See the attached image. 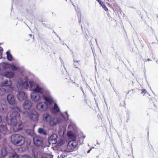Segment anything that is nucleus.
Listing matches in <instances>:
<instances>
[{"mask_svg": "<svg viewBox=\"0 0 158 158\" xmlns=\"http://www.w3.org/2000/svg\"><path fill=\"white\" fill-rule=\"evenodd\" d=\"M18 157L19 156L17 154L16 152H13L10 154L9 158H18Z\"/></svg>", "mask_w": 158, "mask_h": 158, "instance_id": "24", "label": "nucleus"}, {"mask_svg": "<svg viewBox=\"0 0 158 158\" xmlns=\"http://www.w3.org/2000/svg\"><path fill=\"white\" fill-rule=\"evenodd\" d=\"M69 115L67 111H66L63 113H61L60 117L63 119V121L65 120H67L69 119Z\"/></svg>", "mask_w": 158, "mask_h": 158, "instance_id": "16", "label": "nucleus"}, {"mask_svg": "<svg viewBox=\"0 0 158 158\" xmlns=\"http://www.w3.org/2000/svg\"><path fill=\"white\" fill-rule=\"evenodd\" d=\"M60 111V108L56 104H55L53 109V112L56 114H57Z\"/></svg>", "mask_w": 158, "mask_h": 158, "instance_id": "21", "label": "nucleus"}, {"mask_svg": "<svg viewBox=\"0 0 158 158\" xmlns=\"http://www.w3.org/2000/svg\"><path fill=\"white\" fill-rule=\"evenodd\" d=\"M2 48L1 47H0V51H2Z\"/></svg>", "mask_w": 158, "mask_h": 158, "instance_id": "39", "label": "nucleus"}, {"mask_svg": "<svg viewBox=\"0 0 158 158\" xmlns=\"http://www.w3.org/2000/svg\"><path fill=\"white\" fill-rule=\"evenodd\" d=\"M77 145V142L75 140H73L69 142L67 148L69 149L72 150L75 148Z\"/></svg>", "mask_w": 158, "mask_h": 158, "instance_id": "10", "label": "nucleus"}, {"mask_svg": "<svg viewBox=\"0 0 158 158\" xmlns=\"http://www.w3.org/2000/svg\"><path fill=\"white\" fill-rule=\"evenodd\" d=\"M34 156V158H37V157L35 155Z\"/></svg>", "mask_w": 158, "mask_h": 158, "instance_id": "41", "label": "nucleus"}, {"mask_svg": "<svg viewBox=\"0 0 158 158\" xmlns=\"http://www.w3.org/2000/svg\"><path fill=\"white\" fill-rule=\"evenodd\" d=\"M97 0V1H98V0Z\"/></svg>", "mask_w": 158, "mask_h": 158, "instance_id": "47", "label": "nucleus"}, {"mask_svg": "<svg viewBox=\"0 0 158 158\" xmlns=\"http://www.w3.org/2000/svg\"><path fill=\"white\" fill-rule=\"evenodd\" d=\"M81 90L82 91V92H83V90H82V88H81Z\"/></svg>", "mask_w": 158, "mask_h": 158, "instance_id": "46", "label": "nucleus"}, {"mask_svg": "<svg viewBox=\"0 0 158 158\" xmlns=\"http://www.w3.org/2000/svg\"><path fill=\"white\" fill-rule=\"evenodd\" d=\"M17 86L19 89H29L30 90L39 93L45 101L49 104H52L53 102V98L50 95V91L48 89L41 87L33 81H28L26 77L24 78H20L18 81Z\"/></svg>", "mask_w": 158, "mask_h": 158, "instance_id": "1", "label": "nucleus"}, {"mask_svg": "<svg viewBox=\"0 0 158 158\" xmlns=\"http://www.w3.org/2000/svg\"><path fill=\"white\" fill-rule=\"evenodd\" d=\"M3 69H6L10 68L12 70L16 71L19 70V65L15 63H12L11 64H8L5 63H2Z\"/></svg>", "mask_w": 158, "mask_h": 158, "instance_id": "6", "label": "nucleus"}, {"mask_svg": "<svg viewBox=\"0 0 158 158\" xmlns=\"http://www.w3.org/2000/svg\"><path fill=\"white\" fill-rule=\"evenodd\" d=\"M85 136L81 132H80V145L82 144L83 143L84 139Z\"/></svg>", "mask_w": 158, "mask_h": 158, "instance_id": "20", "label": "nucleus"}, {"mask_svg": "<svg viewBox=\"0 0 158 158\" xmlns=\"http://www.w3.org/2000/svg\"><path fill=\"white\" fill-rule=\"evenodd\" d=\"M2 110L4 111V108H2Z\"/></svg>", "mask_w": 158, "mask_h": 158, "instance_id": "43", "label": "nucleus"}, {"mask_svg": "<svg viewBox=\"0 0 158 158\" xmlns=\"http://www.w3.org/2000/svg\"><path fill=\"white\" fill-rule=\"evenodd\" d=\"M6 92V90L3 88H0V95H4Z\"/></svg>", "mask_w": 158, "mask_h": 158, "instance_id": "27", "label": "nucleus"}, {"mask_svg": "<svg viewBox=\"0 0 158 158\" xmlns=\"http://www.w3.org/2000/svg\"><path fill=\"white\" fill-rule=\"evenodd\" d=\"M97 1L101 5L104 3L103 2H102L100 0H98V1Z\"/></svg>", "mask_w": 158, "mask_h": 158, "instance_id": "35", "label": "nucleus"}, {"mask_svg": "<svg viewBox=\"0 0 158 158\" xmlns=\"http://www.w3.org/2000/svg\"><path fill=\"white\" fill-rule=\"evenodd\" d=\"M63 122V119L60 117H56L53 118L50 121V125L51 126H55Z\"/></svg>", "mask_w": 158, "mask_h": 158, "instance_id": "8", "label": "nucleus"}, {"mask_svg": "<svg viewBox=\"0 0 158 158\" xmlns=\"http://www.w3.org/2000/svg\"><path fill=\"white\" fill-rule=\"evenodd\" d=\"M4 76L8 78H12L14 76V73L12 72H6L4 73Z\"/></svg>", "mask_w": 158, "mask_h": 158, "instance_id": "17", "label": "nucleus"}, {"mask_svg": "<svg viewBox=\"0 0 158 158\" xmlns=\"http://www.w3.org/2000/svg\"><path fill=\"white\" fill-rule=\"evenodd\" d=\"M29 35L31 37V35Z\"/></svg>", "mask_w": 158, "mask_h": 158, "instance_id": "45", "label": "nucleus"}, {"mask_svg": "<svg viewBox=\"0 0 158 158\" xmlns=\"http://www.w3.org/2000/svg\"><path fill=\"white\" fill-rule=\"evenodd\" d=\"M7 127L6 126L1 125L0 126V132L4 134L6 133Z\"/></svg>", "mask_w": 158, "mask_h": 158, "instance_id": "19", "label": "nucleus"}, {"mask_svg": "<svg viewBox=\"0 0 158 158\" xmlns=\"http://www.w3.org/2000/svg\"><path fill=\"white\" fill-rule=\"evenodd\" d=\"M7 154V152L5 148H3L1 151V155L3 156H6Z\"/></svg>", "mask_w": 158, "mask_h": 158, "instance_id": "26", "label": "nucleus"}, {"mask_svg": "<svg viewBox=\"0 0 158 158\" xmlns=\"http://www.w3.org/2000/svg\"><path fill=\"white\" fill-rule=\"evenodd\" d=\"M1 103L2 104L5 105L6 104V102L5 101V100L3 99L1 100Z\"/></svg>", "mask_w": 158, "mask_h": 158, "instance_id": "32", "label": "nucleus"}, {"mask_svg": "<svg viewBox=\"0 0 158 158\" xmlns=\"http://www.w3.org/2000/svg\"><path fill=\"white\" fill-rule=\"evenodd\" d=\"M23 158H31L29 156L24 155L23 156Z\"/></svg>", "mask_w": 158, "mask_h": 158, "instance_id": "33", "label": "nucleus"}, {"mask_svg": "<svg viewBox=\"0 0 158 158\" xmlns=\"http://www.w3.org/2000/svg\"><path fill=\"white\" fill-rule=\"evenodd\" d=\"M1 134H0V139H1Z\"/></svg>", "mask_w": 158, "mask_h": 158, "instance_id": "44", "label": "nucleus"}, {"mask_svg": "<svg viewBox=\"0 0 158 158\" xmlns=\"http://www.w3.org/2000/svg\"><path fill=\"white\" fill-rule=\"evenodd\" d=\"M74 66L76 67V68H78V66L79 64L78 61L74 59Z\"/></svg>", "mask_w": 158, "mask_h": 158, "instance_id": "30", "label": "nucleus"}, {"mask_svg": "<svg viewBox=\"0 0 158 158\" xmlns=\"http://www.w3.org/2000/svg\"><path fill=\"white\" fill-rule=\"evenodd\" d=\"M52 119L51 115L48 113L46 112L43 115V120L45 122H49Z\"/></svg>", "mask_w": 158, "mask_h": 158, "instance_id": "14", "label": "nucleus"}, {"mask_svg": "<svg viewBox=\"0 0 158 158\" xmlns=\"http://www.w3.org/2000/svg\"><path fill=\"white\" fill-rule=\"evenodd\" d=\"M33 142L34 144L37 146H42L43 140L41 137L35 136L33 138Z\"/></svg>", "mask_w": 158, "mask_h": 158, "instance_id": "9", "label": "nucleus"}, {"mask_svg": "<svg viewBox=\"0 0 158 158\" xmlns=\"http://www.w3.org/2000/svg\"><path fill=\"white\" fill-rule=\"evenodd\" d=\"M7 59L10 61L13 60V57L12 55L10 53V51H7L6 53Z\"/></svg>", "mask_w": 158, "mask_h": 158, "instance_id": "23", "label": "nucleus"}, {"mask_svg": "<svg viewBox=\"0 0 158 158\" xmlns=\"http://www.w3.org/2000/svg\"><path fill=\"white\" fill-rule=\"evenodd\" d=\"M57 135L56 134H53L49 137V142L50 144H56L57 142Z\"/></svg>", "mask_w": 158, "mask_h": 158, "instance_id": "12", "label": "nucleus"}, {"mask_svg": "<svg viewBox=\"0 0 158 158\" xmlns=\"http://www.w3.org/2000/svg\"><path fill=\"white\" fill-rule=\"evenodd\" d=\"M41 158H53L52 156L49 154H46L44 155Z\"/></svg>", "mask_w": 158, "mask_h": 158, "instance_id": "28", "label": "nucleus"}, {"mask_svg": "<svg viewBox=\"0 0 158 158\" xmlns=\"http://www.w3.org/2000/svg\"><path fill=\"white\" fill-rule=\"evenodd\" d=\"M2 117H1V116H0V123L2 122Z\"/></svg>", "mask_w": 158, "mask_h": 158, "instance_id": "38", "label": "nucleus"}, {"mask_svg": "<svg viewBox=\"0 0 158 158\" xmlns=\"http://www.w3.org/2000/svg\"><path fill=\"white\" fill-rule=\"evenodd\" d=\"M97 1L101 5L104 3L103 2H102L100 0H98V1Z\"/></svg>", "mask_w": 158, "mask_h": 158, "instance_id": "34", "label": "nucleus"}, {"mask_svg": "<svg viewBox=\"0 0 158 158\" xmlns=\"http://www.w3.org/2000/svg\"><path fill=\"white\" fill-rule=\"evenodd\" d=\"M21 110L17 106H14L11 108L10 113V117L8 118L7 121L14 132H17L22 129L23 125L20 120V112Z\"/></svg>", "mask_w": 158, "mask_h": 158, "instance_id": "2", "label": "nucleus"}, {"mask_svg": "<svg viewBox=\"0 0 158 158\" xmlns=\"http://www.w3.org/2000/svg\"><path fill=\"white\" fill-rule=\"evenodd\" d=\"M34 92L31 94V99L34 102H37L40 100L42 99V97L39 94V93L33 91Z\"/></svg>", "mask_w": 158, "mask_h": 158, "instance_id": "7", "label": "nucleus"}, {"mask_svg": "<svg viewBox=\"0 0 158 158\" xmlns=\"http://www.w3.org/2000/svg\"><path fill=\"white\" fill-rule=\"evenodd\" d=\"M148 61H150V59H148Z\"/></svg>", "mask_w": 158, "mask_h": 158, "instance_id": "42", "label": "nucleus"}, {"mask_svg": "<svg viewBox=\"0 0 158 158\" xmlns=\"http://www.w3.org/2000/svg\"><path fill=\"white\" fill-rule=\"evenodd\" d=\"M23 114L25 117H29L33 121L37 122L38 120L39 115L38 112L35 110L30 111H25L23 112Z\"/></svg>", "mask_w": 158, "mask_h": 158, "instance_id": "4", "label": "nucleus"}, {"mask_svg": "<svg viewBox=\"0 0 158 158\" xmlns=\"http://www.w3.org/2000/svg\"><path fill=\"white\" fill-rule=\"evenodd\" d=\"M1 85L2 86H11L12 82L11 81H6L1 83Z\"/></svg>", "mask_w": 158, "mask_h": 158, "instance_id": "18", "label": "nucleus"}, {"mask_svg": "<svg viewBox=\"0 0 158 158\" xmlns=\"http://www.w3.org/2000/svg\"><path fill=\"white\" fill-rule=\"evenodd\" d=\"M26 132L28 134L32 135L33 134V130L30 129H27L26 131Z\"/></svg>", "mask_w": 158, "mask_h": 158, "instance_id": "29", "label": "nucleus"}, {"mask_svg": "<svg viewBox=\"0 0 158 158\" xmlns=\"http://www.w3.org/2000/svg\"><path fill=\"white\" fill-rule=\"evenodd\" d=\"M91 149H90V150H88V152H87V153H89V152H90V151H91Z\"/></svg>", "mask_w": 158, "mask_h": 158, "instance_id": "40", "label": "nucleus"}, {"mask_svg": "<svg viewBox=\"0 0 158 158\" xmlns=\"http://www.w3.org/2000/svg\"><path fill=\"white\" fill-rule=\"evenodd\" d=\"M102 8L104 9V10L106 11H108V9L107 7L106 6V5L104 4V3H103L102 5H101Z\"/></svg>", "mask_w": 158, "mask_h": 158, "instance_id": "31", "label": "nucleus"}, {"mask_svg": "<svg viewBox=\"0 0 158 158\" xmlns=\"http://www.w3.org/2000/svg\"><path fill=\"white\" fill-rule=\"evenodd\" d=\"M68 136L70 139H74L76 138V135L72 131H69L67 133Z\"/></svg>", "mask_w": 158, "mask_h": 158, "instance_id": "22", "label": "nucleus"}, {"mask_svg": "<svg viewBox=\"0 0 158 158\" xmlns=\"http://www.w3.org/2000/svg\"><path fill=\"white\" fill-rule=\"evenodd\" d=\"M37 110L40 112L46 111L48 109V106L46 102H39L36 105Z\"/></svg>", "mask_w": 158, "mask_h": 158, "instance_id": "5", "label": "nucleus"}, {"mask_svg": "<svg viewBox=\"0 0 158 158\" xmlns=\"http://www.w3.org/2000/svg\"><path fill=\"white\" fill-rule=\"evenodd\" d=\"M2 63H1L0 65V70L4 69H3L2 66Z\"/></svg>", "mask_w": 158, "mask_h": 158, "instance_id": "36", "label": "nucleus"}, {"mask_svg": "<svg viewBox=\"0 0 158 158\" xmlns=\"http://www.w3.org/2000/svg\"><path fill=\"white\" fill-rule=\"evenodd\" d=\"M31 106L32 103L30 100H25L23 104V107L25 109H29Z\"/></svg>", "mask_w": 158, "mask_h": 158, "instance_id": "15", "label": "nucleus"}, {"mask_svg": "<svg viewBox=\"0 0 158 158\" xmlns=\"http://www.w3.org/2000/svg\"><path fill=\"white\" fill-rule=\"evenodd\" d=\"M7 99L8 103L10 105H13L15 103V100L14 96L10 94L7 95Z\"/></svg>", "mask_w": 158, "mask_h": 158, "instance_id": "13", "label": "nucleus"}, {"mask_svg": "<svg viewBox=\"0 0 158 158\" xmlns=\"http://www.w3.org/2000/svg\"><path fill=\"white\" fill-rule=\"evenodd\" d=\"M10 140L14 145L18 146H22L25 142L24 137L19 134H12L11 136Z\"/></svg>", "mask_w": 158, "mask_h": 158, "instance_id": "3", "label": "nucleus"}, {"mask_svg": "<svg viewBox=\"0 0 158 158\" xmlns=\"http://www.w3.org/2000/svg\"><path fill=\"white\" fill-rule=\"evenodd\" d=\"M17 97L19 101H22L27 98V95L23 92L19 91L17 95Z\"/></svg>", "mask_w": 158, "mask_h": 158, "instance_id": "11", "label": "nucleus"}, {"mask_svg": "<svg viewBox=\"0 0 158 158\" xmlns=\"http://www.w3.org/2000/svg\"><path fill=\"white\" fill-rule=\"evenodd\" d=\"M38 131L40 134H43L45 135H47V133L46 131L43 128H39L38 130Z\"/></svg>", "mask_w": 158, "mask_h": 158, "instance_id": "25", "label": "nucleus"}, {"mask_svg": "<svg viewBox=\"0 0 158 158\" xmlns=\"http://www.w3.org/2000/svg\"><path fill=\"white\" fill-rule=\"evenodd\" d=\"M142 92L141 93H144V94H145L147 93V91L145 89L142 90Z\"/></svg>", "mask_w": 158, "mask_h": 158, "instance_id": "37", "label": "nucleus"}]
</instances>
